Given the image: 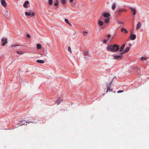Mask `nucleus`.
<instances>
[{
    "label": "nucleus",
    "instance_id": "nucleus-29",
    "mask_svg": "<svg viewBox=\"0 0 149 149\" xmlns=\"http://www.w3.org/2000/svg\"><path fill=\"white\" fill-rule=\"evenodd\" d=\"M109 39H107V40H106V39H104L103 40V42L105 43V44H106V43L108 41H109Z\"/></svg>",
    "mask_w": 149,
    "mask_h": 149
},
{
    "label": "nucleus",
    "instance_id": "nucleus-45",
    "mask_svg": "<svg viewBox=\"0 0 149 149\" xmlns=\"http://www.w3.org/2000/svg\"><path fill=\"white\" fill-rule=\"evenodd\" d=\"M105 93H104V94H102V95H105Z\"/></svg>",
    "mask_w": 149,
    "mask_h": 149
},
{
    "label": "nucleus",
    "instance_id": "nucleus-43",
    "mask_svg": "<svg viewBox=\"0 0 149 149\" xmlns=\"http://www.w3.org/2000/svg\"><path fill=\"white\" fill-rule=\"evenodd\" d=\"M118 23L119 24H121L122 23V22H118Z\"/></svg>",
    "mask_w": 149,
    "mask_h": 149
},
{
    "label": "nucleus",
    "instance_id": "nucleus-6",
    "mask_svg": "<svg viewBox=\"0 0 149 149\" xmlns=\"http://www.w3.org/2000/svg\"><path fill=\"white\" fill-rule=\"evenodd\" d=\"M29 3V2L28 1H25L23 4V6L25 8H28V5Z\"/></svg>",
    "mask_w": 149,
    "mask_h": 149
},
{
    "label": "nucleus",
    "instance_id": "nucleus-44",
    "mask_svg": "<svg viewBox=\"0 0 149 149\" xmlns=\"http://www.w3.org/2000/svg\"><path fill=\"white\" fill-rule=\"evenodd\" d=\"M135 69H139H139L138 68V67H136Z\"/></svg>",
    "mask_w": 149,
    "mask_h": 149
},
{
    "label": "nucleus",
    "instance_id": "nucleus-42",
    "mask_svg": "<svg viewBox=\"0 0 149 149\" xmlns=\"http://www.w3.org/2000/svg\"><path fill=\"white\" fill-rule=\"evenodd\" d=\"M83 33H84H84H87V31H83Z\"/></svg>",
    "mask_w": 149,
    "mask_h": 149
},
{
    "label": "nucleus",
    "instance_id": "nucleus-32",
    "mask_svg": "<svg viewBox=\"0 0 149 149\" xmlns=\"http://www.w3.org/2000/svg\"><path fill=\"white\" fill-rule=\"evenodd\" d=\"M53 0H49V4L50 5H52V3Z\"/></svg>",
    "mask_w": 149,
    "mask_h": 149
},
{
    "label": "nucleus",
    "instance_id": "nucleus-24",
    "mask_svg": "<svg viewBox=\"0 0 149 149\" xmlns=\"http://www.w3.org/2000/svg\"><path fill=\"white\" fill-rule=\"evenodd\" d=\"M25 14L26 15H27L28 16H29L31 15V12H26L25 13Z\"/></svg>",
    "mask_w": 149,
    "mask_h": 149
},
{
    "label": "nucleus",
    "instance_id": "nucleus-39",
    "mask_svg": "<svg viewBox=\"0 0 149 149\" xmlns=\"http://www.w3.org/2000/svg\"><path fill=\"white\" fill-rule=\"evenodd\" d=\"M107 37L108 38V39H109V38L111 37V36L110 35H108L107 36Z\"/></svg>",
    "mask_w": 149,
    "mask_h": 149
},
{
    "label": "nucleus",
    "instance_id": "nucleus-34",
    "mask_svg": "<svg viewBox=\"0 0 149 149\" xmlns=\"http://www.w3.org/2000/svg\"><path fill=\"white\" fill-rule=\"evenodd\" d=\"M88 53L87 52H85L84 53V54L85 56H88Z\"/></svg>",
    "mask_w": 149,
    "mask_h": 149
},
{
    "label": "nucleus",
    "instance_id": "nucleus-25",
    "mask_svg": "<svg viewBox=\"0 0 149 149\" xmlns=\"http://www.w3.org/2000/svg\"><path fill=\"white\" fill-rule=\"evenodd\" d=\"M99 24L101 26H102L103 24V22L102 21H100L99 22Z\"/></svg>",
    "mask_w": 149,
    "mask_h": 149
},
{
    "label": "nucleus",
    "instance_id": "nucleus-1",
    "mask_svg": "<svg viewBox=\"0 0 149 149\" xmlns=\"http://www.w3.org/2000/svg\"><path fill=\"white\" fill-rule=\"evenodd\" d=\"M107 51L111 52H115L118 51L120 49L119 46L116 44L110 45L106 47Z\"/></svg>",
    "mask_w": 149,
    "mask_h": 149
},
{
    "label": "nucleus",
    "instance_id": "nucleus-4",
    "mask_svg": "<svg viewBox=\"0 0 149 149\" xmlns=\"http://www.w3.org/2000/svg\"><path fill=\"white\" fill-rule=\"evenodd\" d=\"M131 35L130 36V39L131 40H134L136 38V36L135 34H132V31H131Z\"/></svg>",
    "mask_w": 149,
    "mask_h": 149
},
{
    "label": "nucleus",
    "instance_id": "nucleus-15",
    "mask_svg": "<svg viewBox=\"0 0 149 149\" xmlns=\"http://www.w3.org/2000/svg\"><path fill=\"white\" fill-rule=\"evenodd\" d=\"M36 47L38 49H41L42 47L41 45L39 43H38L37 44Z\"/></svg>",
    "mask_w": 149,
    "mask_h": 149
},
{
    "label": "nucleus",
    "instance_id": "nucleus-27",
    "mask_svg": "<svg viewBox=\"0 0 149 149\" xmlns=\"http://www.w3.org/2000/svg\"><path fill=\"white\" fill-rule=\"evenodd\" d=\"M20 46L18 44H17V45H11V47H16V46Z\"/></svg>",
    "mask_w": 149,
    "mask_h": 149
},
{
    "label": "nucleus",
    "instance_id": "nucleus-35",
    "mask_svg": "<svg viewBox=\"0 0 149 149\" xmlns=\"http://www.w3.org/2000/svg\"><path fill=\"white\" fill-rule=\"evenodd\" d=\"M58 5V1H56L54 3V5L55 6H57Z\"/></svg>",
    "mask_w": 149,
    "mask_h": 149
},
{
    "label": "nucleus",
    "instance_id": "nucleus-31",
    "mask_svg": "<svg viewBox=\"0 0 149 149\" xmlns=\"http://www.w3.org/2000/svg\"><path fill=\"white\" fill-rule=\"evenodd\" d=\"M27 123H34V122L33 121H27L26 122V123L27 124Z\"/></svg>",
    "mask_w": 149,
    "mask_h": 149
},
{
    "label": "nucleus",
    "instance_id": "nucleus-16",
    "mask_svg": "<svg viewBox=\"0 0 149 149\" xmlns=\"http://www.w3.org/2000/svg\"><path fill=\"white\" fill-rule=\"evenodd\" d=\"M36 62L40 63L42 64L44 63V61L41 60H38L36 61Z\"/></svg>",
    "mask_w": 149,
    "mask_h": 149
},
{
    "label": "nucleus",
    "instance_id": "nucleus-23",
    "mask_svg": "<svg viewBox=\"0 0 149 149\" xmlns=\"http://www.w3.org/2000/svg\"><path fill=\"white\" fill-rule=\"evenodd\" d=\"M140 59L142 61H145L147 60V58L145 57H142Z\"/></svg>",
    "mask_w": 149,
    "mask_h": 149
},
{
    "label": "nucleus",
    "instance_id": "nucleus-2",
    "mask_svg": "<svg viewBox=\"0 0 149 149\" xmlns=\"http://www.w3.org/2000/svg\"><path fill=\"white\" fill-rule=\"evenodd\" d=\"M114 59L116 60H122L123 57L122 55H112Z\"/></svg>",
    "mask_w": 149,
    "mask_h": 149
},
{
    "label": "nucleus",
    "instance_id": "nucleus-8",
    "mask_svg": "<svg viewBox=\"0 0 149 149\" xmlns=\"http://www.w3.org/2000/svg\"><path fill=\"white\" fill-rule=\"evenodd\" d=\"M127 11V10L125 9H121L119 10L118 11V13L119 15H120L121 13L123 12Z\"/></svg>",
    "mask_w": 149,
    "mask_h": 149
},
{
    "label": "nucleus",
    "instance_id": "nucleus-17",
    "mask_svg": "<svg viewBox=\"0 0 149 149\" xmlns=\"http://www.w3.org/2000/svg\"><path fill=\"white\" fill-rule=\"evenodd\" d=\"M112 9L113 10H114L115 8H116V4L115 3H113L112 4Z\"/></svg>",
    "mask_w": 149,
    "mask_h": 149
},
{
    "label": "nucleus",
    "instance_id": "nucleus-37",
    "mask_svg": "<svg viewBox=\"0 0 149 149\" xmlns=\"http://www.w3.org/2000/svg\"><path fill=\"white\" fill-rule=\"evenodd\" d=\"M124 91L123 90H120L119 91H118L117 93H122V92H123Z\"/></svg>",
    "mask_w": 149,
    "mask_h": 149
},
{
    "label": "nucleus",
    "instance_id": "nucleus-41",
    "mask_svg": "<svg viewBox=\"0 0 149 149\" xmlns=\"http://www.w3.org/2000/svg\"><path fill=\"white\" fill-rule=\"evenodd\" d=\"M68 24H69L70 26H72V24L69 22Z\"/></svg>",
    "mask_w": 149,
    "mask_h": 149
},
{
    "label": "nucleus",
    "instance_id": "nucleus-33",
    "mask_svg": "<svg viewBox=\"0 0 149 149\" xmlns=\"http://www.w3.org/2000/svg\"><path fill=\"white\" fill-rule=\"evenodd\" d=\"M35 15V13L34 12H33L32 13H31V16L33 17Z\"/></svg>",
    "mask_w": 149,
    "mask_h": 149
},
{
    "label": "nucleus",
    "instance_id": "nucleus-40",
    "mask_svg": "<svg viewBox=\"0 0 149 149\" xmlns=\"http://www.w3.org/2000/svg\"><path fill=\"white\" fill-rule=\"evenodd\" d=\"M74 1V0H69V1L70 3H72Z\"/></svg>",
    "mask_w": 149,
    "mask_h": 149
},
{
    "label": "nucleus",
    "instance_id": "nucleus-36",
    "mask_svg": "<svg viewBox=\"0 0 149 149\" xmlns=\"http://www.w3.org/2000/svg\"><path fill=\"white\" fill-rule=\"evenodd\" d=\"M65 21L67 24L69 22L68 20L67 19H65Z\"/></svg>",
    "mask_w": 149,
    "mask_h": 149
},
{
    "label": "nucleus",
    "instance_id": "nucleus-10",
    "mask_svg": "<svg viewBox=\"0 0 149 149\" xmlns=\"http://www.w3.org/2000/svg\"><path fill=\"white\" fill-rule=\"evenodd\" d=\"M130 9L131 10V11L133 12V15H135L136 13V9L135 8H134L132 7H130Z\"/></svg>",
    "mask_w": 149,
    "mask_h": 149
},
{
    "label": "nucleus",
    "instance_id": "nucleus-5",
    "mask_svg": "<svg viewBox=\"0 0 149 149\" xmlns=\"http://www.w3.org/2000/svg\"><path fill=\"white\" fill-rule=\"evenodd\" d=\"M1 3L2 6L4 7H6L7 6L5 0H1Z\"/></svg>",
    "mask_w": 149,
    "mask_h": 149
},
{
    "label": "nucleus",
    "instance_id": "nucleus-7",
    "mask_svg": "<svg viewBox=\"0 0 149 149\" xmlns=\"http://www.w3.org/2000/svg\"><path fill=\"white\" fill-rule=\"evenodd\" d=\"M1 41L2 42H3L4 41H5V42H3L2 44V45L3 46L5 45L7 43V39L6 38H2L1 39Z\"/></svg>",
    "mask_w": 149,
    "mask_h": 149
},
{
    "label": "nucleus",
    "instance_id": "nucleus-21",
    "mask_svg": "<svg viewBox=\"0 0 149 149\" xmlns=\"http://www.w3.org/2000/svg\"><path fill=\"white\" fill-rule=\"evenodd\" d=\"M17 53L19 54H23L24 53V52H19L18 51H16Z\"/></svg>",
    "mask_w": 149,
    "mask_h": 149
},
{
    "label": "nucleus",
    "instance_id": "nucleus-14",
    "mask_svg": "<svg viewBox=\"0 0 149 149\" xmlns=\"http://www.w3.org/2000/svg\"><path fill=\"white\" fill-rule=\"evenodd\" d=\"M121 31L122 32L124 31L126 33H127L128 32V31H127V30L125 28H121Z\"/></svg>",
    "mask_w": 149,
    "mask_h": 149
},
{
    "label": "nucleus",
    "instance_id": "nucleus-12",
    "mask_svg": "<svg viewBox=\"0 0 149 149\" xmlns=\"http://www.w3.org/2000/svg\"><path fill=\"white\" fill-rule=\"evenodd\" d=\"M24 121H23L22 120V121H19V125L20 126H22L23 125H27V123H24Z\"/></svg>",
    "mask_w": 149,
    "mask_h": 149
},
{
    "label": "nucleus",
    "instance_id": "nucleus-38",
    "mask_svg": "<svg viewBox=\"0 0 149 149\" xmlns=\"http://www.w3.org/2000/svg\"><path fill=\"white\" fill-rule=\"evenodd\" d=\"M26 36L28 38H30L31 37L30 35L29 34H27L26 35Z\"/></svg>",
    "mask_w": 149,
    "mask_h": 149
},
{
    "label": "nucleus",
    "instance_id": "nucleus-22",
    "mask_svg": "<svg viewBox=\"0 0 149 149\" xmlns=\"http://www.w3.org/2000/svg\"><path fill=\"white\" fill-rule=\"evenodd\" d=\"M61 101L63 102L62 100L60 99V100H57L56 101V104H60V103Z\"/></svg>",
    "mask_w": 149,
    "mask_h": 149
},
{
    "label": "nucleus",
    "instance_id": "nucleus-11",
    "mask_svg": "<svg viewBox=\"0 0 149 149\" xmlns=\"http://www.w3.org/2000/svg\"><path fill=\"white\" fill-rule=\"evenodd\" d=\"M141 26V23L140 22H138L137 24V25L136 26V30H138L139 29Z\"/></svg>",
    "mask_w": 149,
    "mask_h": 149
},
{
    "label": "nucleus",
    "instance_id": "nucleus-9",
    "mask_svg": "<svg viewBox=\"0 0 149 149\" xmlns=\"http://www.w3.org/2000/svg\"><path fill=\"white\" fill-rule=\"evenodd\" d=\"M125 46V44H123L120 47L119 52H122L123 51L124 48Z\"/></svg>",
    "mask_w": 149,
    "mask_h": 149
},
{
    "label": "nucleus",
    "instance_id": "nucleus-20",
    "mask_svg": "<svg viewBox=\"0 0 149 149\" xmlns=\"http://www.w3.org/2000/svg\"><path fill=\"white\" fill-rule=\"evenodd\" d=\"M66 0H61V2L63 5L65 4L66 3Z\"/></svg>",
    "mask_w": 149,
    "mask_h": 149
},
{
    "label": "nucleus",
    "instance_id": "nucleus-26",
    "mask_svg": "<svg viewBox=\"0 0 149 149\" xmlns=\"http://www.w3.org/2000/svg\"><path fill=\"white\" fill-rule=\"evenodd\" d=\"M121 53H117V54H119V55H122V54H124L125 53V51H122V52H120Z\"/></svg>",
    "mask_w": 149,
    "mask_h": 149
},
{
    "label": "nucleus",
    "instance_id": "nucleus-19",
    "mask_svg": "<svg viewBox=\"0 0 149 149\" xmlns=\"http://www.w3.org/2000/svg\"><path fill=\"white\" fill-rule=\"evenodd\" d=\"M130 47H127V48H126V49H125V50L124 51L125 52V53L128 52L130 49Z\"/></svg>",
    "mask_w": 149,
    "mask_h": 149
},
{
    "label": "nucleus",
    "instance_id": "nucleus-30",
    "mask_svg": "<svg viewBox=\"0 0 149 149\" xmlns=\"http://www.w3.org/2000/svg\"><path fill=\"white\" fill-rule=\"evenodd\" d=\"M112 90H113L112 89L110 88H109L107 89L106 93L107 92L109 91H112Z\"/></svg>",
    "mask_w": 149,
    "mask_h": 149
},
{
    "label": "nucleus",
    "instance_id": "nucleus-28",
    "mask_svg": "<svg viewBox=\"0 0 149 149\" xmlns=\"http://www.w3.org/2000/svg\"><path fill=\"white\" fill-rule=\"evenodd\" d=\"M68 51H69L71 53H72L71 48L70 47H68Z\"/></svg>",
    "mask_w": 149,
    "mask_h": 149
},
{
    "label": "nucleus",
    "instance_id": "nucleus-46",
    "mask_svg": "<svg viewBox=\"0 0 149 149\" xmlns=\"http://www.w3.org/2000/svg\"><path fill=\"white\" fill-rule=\"evenodd\" d=\"M113 37H113L112 38H111V40L112 39H113Z\"/></svg>",
    "mask_w": 149,
    "mask_h": 149
},
{
    "label": "nucleus",
    "instance_id": "nucleus-3",
    "mask_svg": "<svg viewBox=\"0 0 149 149\" xmlns=\"http://www.w3.org/2000/svg\"><path fill=\"white\" fill-rule=\"evenodd\" d=\"M110 16V14L109 13H103V16H102L101 17H106L107 18H109V17Z\"/></svg>",
    "mask_w": 149,
    "mask_h": 149
},
{
    "label": "nucleus",
    "instance_id": "nucleus-18",
    "mask_svg": "<svg viewBox=\"0 0 149 149\" xmlns=\"http://www.w3.org/2000/svg\"><path fill=\"white\" fill-rule=\"evenodd\" d=\"M110 21V19L109 18H108L107 19H106L104 20V22L105 23H109Z\"/></svg>",
    "mask_w": 149,
    "mask_h": 149
},
{
    "label": "nucleus",
    "instance_id": "nucleus-13",
    "mask_svg": "<svg viewBox=\"0 0 149 149\" xmlns=\"http://www.w3.org/2000/svg\"><path fill=\"white\" fill-rule=\"evenodd\" d=\"M113 79H112L111 82L107 84H106V87L107 88V89L109 88H110V85H111L112 82L113 81Z\"/></svg>",
    "mask_w": 149,
    "mask_h": 149
}]
</instances>
